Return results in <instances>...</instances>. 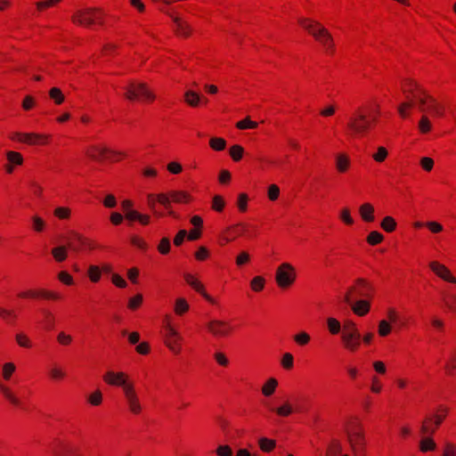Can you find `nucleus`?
I'll list each match as a JSON object with an SVG mask.
<instances>
[{"instance_id":"1","label":"nucleus","mask_w":456,"mask_h":456,"mask_svg":"<svg viewBox=\"0 0 456 456\" xmlns=\"http://www.w3.org/2000/svg\"><path fill=\"white\" fill-rule=\"evenodd\" d=\"M402 92L404 101L398 106V113L401 118H408L413 108H417L425 115L429 114L433 118L444 117L445 112L444 104L429 94L415 80L404 79L402 82Z\"/></svg>"},{"instance_id":"2","label":"nucleus","mask_w":456,"mask_h":456,"mask_svg":"<svg viewBox=\"0 0 456 456\" xmlns=\"http://www.w3.org/2000/svg\"><path fill=\"white\" fill-rule=\"evenodd\" d=\"M380 118L379 104L361 105L346 118L344 132L353 139L366 136L378 124Z\"/></svg>"},{"instance_id":"3","label":"nucleus","mask_w":456,"mask_h":456,"mask_svg":"<svg viewBox=\"0 0 456 456\" xmlns=\"http://www.w3.org/2000/svg\"><path fill=\"white\" fill-rule=\"evenodd\" d=\"M103 381L110 386L122 387L129 411L136 415L141 413V403L134 383L126 372L109 370L103 375Z\"/></svg>"},{"instance_id":"4","label":"nucleus","mask_w":456,"mask_h":456,"mask_svg":"<svg viewBox=\"0 0 456 456\" xmlns=\"http://www.w3.org/2000/svg\"><path fill=\"white\" fill-rule=\"evenodd\" d=\"M298 24L314 38L327 55H334L336 45L333 37L322 23L309 18H301L298 20Z\"/></svg>"},{"instance_id":"5","label":"nucleus","mask_w":456,"mask_h":456,"mask_svg":"<svg viewBox=\"0 0 456 456\" xmlns=\"http://www.w3.org/2000/svg\"><path fill=\"white\" fill-rule=\"evenodd\" d=\"M347 443L354 456H365L367 440L364 427L357 417L349 418L344 427Z\"/></svg>"},{"instance_id":"6","label":"nucleus","mask_w":456,"mask_h":456,"mask_svg":"<svg viewBox=\"0 0 456 456\" xmlns=\"http://www.w3.org/2000/svg\"><path fill=\"white\" fill-rule=\"evenodd\" d=\"M451 413L449 405L440 403L436 404L424 415L420 427V435H436Z\"/></svg>"},{"instance_id":"7","label":"nucleus","mask_w":456,"mask_h":456,"mask_svg":"<svg viewBox=\"0 0 456 456\" xmlns=\"http://www.w3.org/2000/svg\"><path fill=\"white\" fill-rule=\"evenodd\" d=\"M376 294V289L373 283L364 278L356 279L347 289L345 295V302L352 304L356 299H373Z\"/></svg>"},{"instance_id":"8","label":"nucleus","mask_w":456,"mask_h":456,"mask_svg":"<svg viewBox=\"0 0 456 456\" xmlns=\"http://www.w3.org/2000/svg\"><path fill=\"white\" fill-rule=\"evenodd\" d=\"M340 341L343 348L349 353H356L362 344V336L356 323L351 320L343 322Z\"/></svg>"},{"instance_id":"9","label":"nucleus","mask_w":456,"mask_h":456,"mask_svg":"<svg viewBox=\"0 0 456 456\" xmlns=\"http://www.w3.org/2000/svg\"><path fill=\"white\" fill-rule=\"evenodd\" d=\"M104 12L100 8H86L77 10L72 16L71 21L77 26L91 27L103 25Z\"/></svg>"},{"instance_id":"10","label":"nucleus","mask_w":456,"mask_h":456,"mask_svg":"<svg viewBox=\"0 0 456 456\" xmlns=\"http://www.w3.org/2000/svg\"><path fill=\"white\" fill-rule=\"evenodd\" d=\"M66 240L68 248L74 253L89 252L100 248L95 240L76 231H70Z\"/></svg>"},{"instance_id":"11","label":"nucleus","mask_w":456,"mask_h":456,"mask_svg":"<svg viewBox=\"0 0 456 456\" xmlns=\"http://www.w3.org/2000/svg\"><path fill=\"white\" fill-rule=\"evenodd\" d=\"M297 277L296 267L290 263L283 262L275 270L274 280L276 285L282 290L291 288L295 284Z\"/></svg>"},{"instance_id":"12","label":"nucleus","mask_w":456,"mask_h":456,"mask_svg":"<svg viewBox=\"0 0 456 456\" xmlns=\"http://www.w3.org/2000/svg\"><path fill=\"white\" fill-rule=\"evenodd\" d=\"M164 345L174 355H179L183 351V336L171 325L169 319L164 322Z\"/></svg>"},{"instance_id":"13","label":"nucleus","mask_w":456,"mask_h":456,"mask_svg":"<svg viewBox=\"0 0 456 456\" xmlns=\"http://www.w3.org/2000/svg\"><path fill=\"white\" fill-rule=\"evenodd\" d=\"M17 297L21 299H42L48 301H59L62 298L61 293L44 288L29 289L27 290H23L19 292L17 294Z\"/></svg>"},{"instance_id":"14","label":"nucleus","mask_w":456,"mask_h":456,"mask_svg":"<svg viewBox=\"0 0 456 456\" xmlns=\"http://www.w3.org/2000/svg\"><path fill=\"white\" fill-rule=\"evenodd\" d=\"M206 329L216 338H228L234 332V327L231 322L217 319L209 321L206 324Z\"/></svg>"},{"instance_id":"15","label":"nucleus","mask_w":456,"mask_h":456,"mask_svg":"<svg viewBox=\"0 0 456 456\" xmlns=\"http://www.w3.org/2000/svg\"><path fill=\"white\" fill-rule=\"evenodd\" d=\"M54 456H83L81 447L72 441L58 443L53 451Z\"/></svg>"},{"instance_id":"16","label":"nucleus","mask_w":456,"mask_h":456,"mask_svg":"<svg viewBox=\"0 0 456 456\" xmlns=\"http://www.w3.org/2000/svg\"><path fill=\"white\" fill-rule=\"evenodd\" d=\"M183 279L192 289L201 295L208 302L215 304L214 298L207 293L204 284L196 275L187 273L183 274Z\"/></svg>"},{"instance_id":"17","label":"nucleus","mask_w":456,"mask_h":456,"mask_svg":"<svg viewBox=\"0 0 456 456\" xmlns=\"http://www.w3.org/2000/svg\"><path fill=\"white\" fill-rule=\"evenodd\" d=\"M429 269L440 279L444 281L456 284V278L452 275L450 269L438 261H431L428 264Z\"/></svg>"},{"instance_id":"18","label":"nucleus","mask_w":456,"mask_h":456,"mask_svg":"<svg viewBox=\"0 0 456 456\" xmlns=\"http://www.w3.org/2000/svg\"><path fill=\"white\" fill-rule=\"evenodd\" d=\"M7 163L4 166L6 174H12L16 166H21L24 159L21 153L14 151H6Z\"/></svg>"},{"instance_id":"19","label":"nucleus","mask_w":456,"mask_h":456,"mask_svg":"<svg viewBox=\"0 0 456 456\" xmlns=\"http://www.w3.org/2000/svg\"><path fill=\"white\" fill-rule=\"evenodd\" d=\"M183 100L184 102L191 108H198L201 104H207L208 102L206 97L191 89H188L184 92Z\"/></svg>"},{"instance_id":"20","label":"nucleus","mask_w":456,"mask_h":456,"mask_svg":"<svg viewBox=\"0 0 456 456\" xmlns=\"http://www.w3.org/2000/svg\"><path fill=\"white\" fill-rule=\"evenodd\" d=\"M372 299H356L348 304L351 306L353 313L360 317L367 315L370 311V302Z\"/></svg>"},{"instance_id":"21","label":"nucleus","mask_w":456,"mask_h":456,"mask_svg":"<svg viewBox=\"0 0 456 456\" xmlns=\"http://www.w3.org/2000/svg\"><path fill=\"white\" fill-rule=\"evenodd\" d=\"M0 393L4 396V398L12 406L22 408L23 403L17 396L14 391L5 384L0 382Z\"/></svg>"},{"instance_id":"22","label":"nucleus","mask_w":456,"mask_h":456,"mask_svg":"<svg viewBox=\"0 0 456 456\" xmlns=\"http://www.w3.org/2000/svg\"><path fill=\"white\" fill-rule=\"evenodd\" d=\"M159 202L165 208L169 209L171 208V197L170 191L168 193H159V194H149L148 195V205L150 208L154 210L156 203Z\"/></svg>"},{"instance_id":"23","label":"nucleus","mask_w":456,"mask_h":456,"mask_svg":"<svg viewBox=\"0 0 456 456\" xmlns=\"http://www.w3.org/2000/svg\"><path fill=\"white\" fill-rule=\"evenodd\" d=\"M51 135L37 133H26L25 144L30 146L47 145L50 142Z\"/></svg>"},{"instance_id":"24","label":"nucleus","mask_w":456,"mask_h":456,"mask_svg":"<svg viewBox=\"0 0 456 456\" xmlns=\"http://www.w3.org/2000/svg\"><path fill=\"white\" fill-rule=\"evenodd\" d=\"M335 167L338 174H346L351 167V159L346 153H338L335 156Z\"/></svg>"},{"instance_id":"25","label":"nucleus","mask_w":456,"mask_h":456,"mask_svg":"<svg viewBox=\"0 0 456 456\" xmlns=\"http://www.w3.org/2000/svg\"><path fill=\"white\" fill-rule=\"evenodd\" d=\"M142 94V83H130L125 93V97L130 102H138Z\"/></svg>"},{"instance_id":"26","label":"nucleus","mask_w":456,"mask_h":456,"mask_svg":"<svg viewBox=\"0 0 456 456\" xmlns=\"http://www.w3.org/2000/svg\"><path fill=\"white\" fill-rule=\"evenodd\" d=\"M249 224L247 223H238L236 224L227 227L226 233L231 237L232 240L240 236L244 235L248 230Z\"/></svg>"},{"instance_id":"27","label":"nucleus","mask_w":456,"mask_h":456,"mask_svg":"<svg viewBox=\"0 0 456 456\" xmlns=\"http://www.w3.org/2000/svg\"><path fill=\"white\" fill-rule=\"evenodd\" d=\"M105 149V146L91 145L86 149V154L94 161L102 162L104 161Z\"/></svg>"},{"instance_id":"28","label":"nucleus","mask_w":456,"mask_h":456,"mask_svg":"<svg viewBox=\"0 0 456 456\" xmlns=\"http://www.w3.org/2000/svg\"><path fill=\"white\" fill-rule=\"evenodd\" d=\"M175 32L177 36L187 37L191 35V29L190 25L179 17L174 18Z\"/></svg>"},{"instance_id":"29","label":"nucleus","mask_w":456,"mask_h":456,"mask_svg":"<svg viewBox=\"0 0 456 456\" xmlns=\"http://www.w3.org/2000/svg\"><path fill=\"white\" fill-rule=\"evenodd\" d=\"M374 212L373 205L369 202L362 204L359 208L360 216L365 223H372L375 220Z\"/></svg>"},{"instance_id":"30","label":"nucleus","mask_w":456,"mask_h":456,"mask_svg":"<svg viewBox=\"0 0 456 456\" xmlns=\"http://www.w3.org/2000/svg\"><path fill=\"white\" fill-rule=\"evenodd\" d=\"M171 203L188 204L192 200L191 195L185 191H171Z\"/></svg>"},{"instance_id":"31","label":"nucleus","mask_w":456,"mask_h":456,"mask_svg":"<svg viewBox=\"0 0 456 456\" xmlns=\"http://www.w3.org/2000/svg\"><path fill=\"white\" fill-rule=\"evenodd\" d=\"M424 437L419 441V451L421 452H433L436 449V444L433 439L435 435H423Z\"/></svg>"},{"instance_id":"32","label":"nucleus","mask_w":456,"mask_h":456,"mask_svg":"<svg viewBox=\"0 0 456 456\" xmlns=\"http://www.w3.org/2000/svg\"><path fill=\"white\" fill-rule=\"evenodd\" d=\"M257 161L260 163L261 168L264 170L279 167L282 165L281 160L267 156H259L257 158Z\"/></svg>"},{"instance_id":"33","label":"nucleus","mask_w":456,"mask_h":456,"mask_svg":"<svg viewBox=\"0 0 456 456\" xmlns=\"http://www.w3.org/2000/svg\"><path fill=\"white\" fill-rule=\"evenodd\" d=\"M126 157V153L124 151H114L108 147L105 149L104 161L116 163L123 160Z\"/></svg>"},{"instance_id":"34","label":"nucleus","mask_w":456,"mask_h":456,"mask_svg":"<svg viewBox=\"0 0 456 456\" xmlns=\"http://www.w3.org/2000/svg\"><path fill=\"white\" fill-rule=\"evenodd\" d=\"M444 373L447 376H456V348L450 354L445 364Z\"/></svg>"},{"instance_id":"35","label":"nucleus","mask_w":456,"mask_h":456,"mask_svg":"<svg viewBox=\"0 0 456 456\" xmlns=\"http://www.w3.org/2000/svg\"><path fill=\"white\" fill-rule=\"evenodd\" d=\"M68 244L66 246H57L52 248L51 254L57 263L64 262L68 258Z\"/></svg>"},{"instance_id":"36","label":"nucleus","mask_w":456,"mask_h":456,"mask_svg":"<svg viewBox=\"0 0 456 456\" xmlns=\"http://www.w3.org/2000/svg\"><path fill=\"white\" fill-rule=\"evenodd\" d=\"M343 451L342 444L338 439H332L326 450L325 456H340Z\"/></svg>"},{"instance_id":"37","label":"nucleus","mask_w":456,"mask_h":456,"mask_svg":"<svg viewBox=\"0 0 456 456\" xmlns=\"http://www.w3.org/2000/svg\"><path fill=\"white\" fill-rule=\"evenodd\" d=\"M327 329L330 335H338L342 333L343 324L341 322L334 318V317H328L326 320Z\"/></svg>"},{"instance_id":"38","label":"nucleus","mask_w":456,"mask_h":456,"mask_svg":"<svg viewBox=\"0 0 456 456\" xmlns=\"http://www.w3.org/2000/svg\"><path fill=\"white\" fill-rule=\"evenodd\" d=\"M190 310V305L183 297H178L175 301L174 312L178 316H183Z\"/></svg>"},{"instance_id":"39","label":"nucleus","mask_w":456,"mask_h":456,"mask_svg":"<svg viewBox=\"0 0 456 456\" xmlns=\"http://www.w3.org/2000/svg\"><path fill=\"white\" fill-rule=\"evenodd\" d=\"M17 314L13 309L0 307V318L8 324H12L17 320Z\"/></svg>"},{"instance_id":"40","label":"nucleus","mask_w":456,"mask_h":456,"mask_svg":"<svg viewBox=\"0 0 456 456\" xmlns=\"http://www.w3.org/2000/svg\"><path fill=\"white\" fill-rule=\"evenodd\" d=\"M49 378L53 381H61L67 376L66 372L62 368L54 364L51 367L48 372Z\"/></svg>"},{"instance_id":"41","label":"nucleus","mask_w":456,"mask_h":456,"mask_svg":"<svg viewBox=\"0 0 456 456\" xmlns=\"http://www.w3.org/2000/svg\"><path fill=\"white\" fill-rule=\"evenodd\" d=\"M258 446L264 452H271L276 447V441L267 437H261L258 440Z\"/></svg>"},{"instance_id":"42","label":"nucleus","mask_w":456,"mask_h":456,"mask_svg":"<svg viewBox=\"0 0 456 456\" xmlns=\"http://www.w3.org/2000/svg\"><path fill=\"white\" fill-rule=\"evenodd\" d=\"M278 387V381L274 378H270L262 387V394L265 396H271Z\"/></svg>"},{"instance_id":"43","label":"nucleus","mask_w":456,"mask_h":456,"mask_svg":"<svg viewBox=\"0 0 456 456\" xmlns=\"http://www.w3.org/2000/svg\"><path fill=\"white\" fill-rule=\"evenodd\" d=\"M397 226V223L395 219L390 216H385L381 223L380 227L386 232H393L395 231Z\"/></svg>"},{"instance_id":"44","label":"nucleus","mask_w":456,"mask_h":456,"mask_svg":"<svg viewBox=\"0 0 456 456\" xmlns=\"http://www.w3.org/2000/svg\"><path fill=\"white\" fill-rule=\"evenodd\" d=\"M53 216L59 220H69L71 217V208L69 207H57L53 210Z\"/></svg>"},{"instance_id":"45","label":"nucleus","mask_w":456,"mask_h":456,"mask_svg":"<svg viewBox=\"0 0 456 456\" xmlns=\"http://www.w3.org/2000/svg\"><path fill=\"white\" fill-rule=\"evenodd\" d=\"M294 342L299 346H305L311 341V336L305 331H300L293 336Z\"/></svg>"},{"instance_id":"46","label":"nucleus","mask_w":456,"mask_h":456,"mask_svg":"<svg viewBox=\"0 0 456 456\" xmlns=\"http://www.w3.org/2000/svg\"><path fill=\"white\" fill-rule=\"evenodd\" d=\"M42 314H43V323H44L45 327L48 330L53 329L55 325V317H54L53 314L47 309H43Z\"/></svg>"},{"instance_id":"47","label":"nucleus","mask_w":456,"mask_h":456,"mask_svg":"<svg viewBox=\"0 0 456 456\" xmlns=\"http://www.w3.org/2000/svg\"><path fill=\"white\" fill-rule=\"evenodd\" d=\"M87 275L92 282L96 283L101 280L102 270L98 265H91L88 267Z\"/></svg>"},{"instance_id":"48","label":"nucleus","mask_w":456,"mask_h":456,"mask_svg":"<svg viewBox=\"0 0 456 456\" xmlns=\"http://www.w3.org/2000/svg\"><path fill=\"white\" fill-rule=\"evenodd\" d=\"M16 370V366L13 362H5L2 366V377L4 380L9 381Z\"/></svg>"},{"instance_id":"49","label":"nucleus","mask_w":456,"mask_h":456,"mask_svg":"<svg viewBox=\"0 0 456 456\" xmlns=\"http://www.w3.org/2000/svg\"><path fill=\"white\" fill-rule=\"evenodd\" d=\"M265 279L263 276H260V275L255 276L250 281V289L254 292H261L265 289Z\"/></svg>"},{"instance_id":"50","label":"nucleus","mask_w":456,"mask_h":456,"mask_svg":"<svg viewBox=\"0 0 456 456\" xmlns=\"http://www.w3.org/2000/svg\"><path fill=\"white\" fill-rule=\"evenodd\" d=\"M249 198L248 195L245 192H241L237 197V208L240 213H246L248 211V203Z\"/></svg>"},{"instance_id":"51","label":"nucleus","mask_w":456,"mask_h":456,"mask_svg":"<svg viewBox=\"0 0 456 456\" xmlns=\"http://www.w3.org/2000/svg\"><path fill=\"white\" fill-rule=\"evenodd\" d=\"M213 359L220 367L227 368L230 365V361L227 355L222 351H216L213 354Z\"/></svg>"},{"instance_id":"52","label":"nucleus","mask_w":456,"mask_h":456,"mask_svg":"<svg viewBox=\"0 0 456 456\" xmlns=\"http://www.w3.org/2000/svg\"><path fill=\"white\" fill-rule=\"evenodd\" d=\"M383 240H384V235L378 231L370 232L366 238L367 243L371 246L379 245Z\"/></svg>"},{"instance_id":"53","label":"nucleus","mask_w":456,"mask_h":456,"mask_svg":"<svg viewBox=\"0 0 456 456\" xmlns=\"http://www.w3.org/2000/svg\"><path fill=\"white\" fill-rule=\"evenodd\" d=\"M209 146L216 151H221L225 149L226 141L222 137H212L209 140Z\"/></svg>"},{"instance_id":"54","label":"nucleus","mask_w":456,"mask_h":456,"mask_svg":"<svg viewBox=\"0 0 456 456\" xmlns=\"http://www.w3.org/2000/svg\"><path fill=\"white\" fill-rule=\"evenodd\" d=\"M274 411L277 413V415H279L281 417H289L294 411H296V412L302 411L300 409L293 410V408L291 407V405L289 403H284L283 405L276 408Z\"/></svg>"},{"instance_id":"55","label":"nucleus","mask_w":456,"mask_h":456,"mask_svg":"<svg viewBox=\"0 0 456 456\" xmlns=\"http://www.w3.org/2000/svg\"><path fill=\"white\" fill-rule=\"evenodd\" d=\"M225 208V200L221 195H215L212 199L211 208L216 212H223Z\"/></svg>"},{"instance_id":"56","label":"nucleus","mask_w":456,"mask_h":456,"mask_svg":"<svg viewBox=\"0 0 456 456\" xmlns=\"http://www.w3.org/2000/svg\"><path fill=\"white\" fill-rule=\"evenodd\" d=\"M16 343L23 348H31L33 344L30 338L23 332L17 333L15 336Z\"/></svg>"},{"instance_id":"57","label":"nucleus","mask_w":456,"mask_h":456,"mask_svg":"<svg viewBox=\"0 0 456 456\" xmlns=\"http://www.w3.org/2000/svg\"><path fill=\"white\" fill-rule=\"evenodd\" d=\"M244 153V149L242 146L239 144L232 145L229 150V154L233 161L238 162L240 161Z\"/></svg>"},{"instance_id":"58","label":"nucleus","mask_w":456,"mask_h":456,"mask_svg":"<svg viewBox=\"0 0 456 456\" xmlns=\"http://www.w3.org/2000/svg\"><path fill=\"white\" fill-rule=\"evenodd\" d=\"M392 331V326L387 320H381L378 325V333L380 337L384 338L388 336Z\"/></svg>"},{"instance_id":"59","label":"nucleus","mask_w":456,"mask_h":456,"mask_svg":"<svg viewBox=\"0 0 456 456\" xmlns=\"http://www.w3.org/2000/svg\"><path fill=\"white\" fill-rule=\"evenodd\" d=\"M419 130L421 134H428L432 129V124L427 115H422L419 121Z\"/></svg>"},{"instance_id":"60","label":"nucleus","mask_w":456,"mask_h":456,"mask_svg":"<svg viewBox=\"0 0 456 456\" xmlns=\"http://www.w3.org/2000/svg\"><path fill=\"white\" fill-rule=\"evenodd\" d=\"M388 156V151L384 146H379L377 151L372 154V159L378 163L384 162Z\"/></svg>"},{"instance_id":"61","label":"nucleus","mask_w":456,"mask_h":456,"mask_svg":"<svg viewBox=\"0 0 456 456\" xmlns=\"http://www.w3.org/2000/svg\"><path fill=\"white\" fill-rule=\"evenodd\" d=\"M383 388V384L380 379L377 375H373L370 379V392L376 395L381 393Z\"/></svg>"},{"instance_id":"62","label":"nucleus","mask_w":456,"mask_h":456,"mask_svg":"<svg viewBox=\"0 0 456 456\" xmlns=\"http://www.w3.org/2000/svg\"><path fill=\"white\" fill-rule=\"evenodd\" d=\"M49 96L54 102L58 105L61 104L64 102V95L61 89L58 87H53L49 91Z\"/></svg>"},{"instance_id":"63","label":"nucleus","mask_w":456,"mask_h":456,"mask_svg":"<svg viewBox=\"0 0 456 456\" xmlns=\"http://www.w3.org/2000/svg\"><path fill=\"white\" fill-rule=\"evenodd\" d=\"M31 221H32V229L36 232H44V230L45 228V222L42 217H40L38 216H32Z\"/></svg>"},{"instance_id":"64","label":"nucleus","mask_w":456,"mask_h":456,"mask_svg":"<svg viewBox=\"0 0 456 456\" xmlns=\"http://www.w3.org/2000/svg\"><path fill=\"white\" fill-rule=\"evenodd\" d=\"M444 301L449 310L456 312V294L447 293L444 297Z\"/></svg>"}]
</instances>
